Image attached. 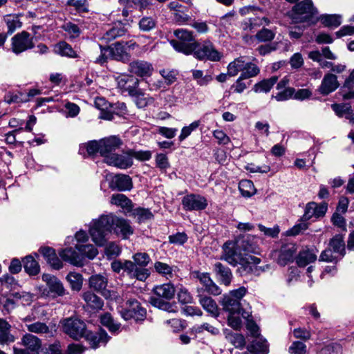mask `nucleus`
I'll return each instance as SVG.
<instances>
[{
	"label": "nucleus",
	"instance_id": "11",
	"mask_svg": "<svg viewBox=\"0 0 354 354\" xmlns=\"http://www.w3.org/2000/svg\"><path fill=\"white\" fill-rule=\"evenodd\" d=\"M174 35L177 37V40H171L170 44L178 53H183V47L193 44L194 37L193 32L190 30L179 28L174 31Z\"/></svg>",
	"mask_w": 354,
	"mask_h": 354
},
{
	"label": "nucleus",
	"instance_id": "7",
	"mask_svg": "<svg viewBox=\"0 0 354 354\" xmlns=\"http://www.w3.org/2000/svg\"><path fill=\"white\" fill-rule=\"evenodd\" d=\"M317 14V10L311 0H304L297 3L290 12V16L295 23L311 21Z\"/></svg>",
	"mask_w": 354,
	"mask_h": 354
},
{
	"label": "nucleus",
	"instance_id": "63",
	"mask_svg": "<svg viewBox=\"0 0 354 354\" xmlns=\"http://www.w3.org/2000/svg\"><path fill=\"white\" fill-rule=\"evenodd\" d=\"M230 342L236 347L242 348L245 344V337L239 333H233L228 337Z\"/></svg>",
	"mask_w": 354,
	"mask_h": 354
},
{
	"label": "nucleus",
	"instance_id": "2",
	"mask_svg": "<svg viewBox=\"0 0 354 354\" xmlns=\"http://www.w3.org/2000/svg\"><path fill=\"white\" fill-rule=\"evenodd\" d=\"M221 259L233 266L238 264L243 266L244 270L247 272H253L254 269H257L256 266L261 261L260 259L253 256L245 257V254L237 248L234 241H227L224 243Z\"/></svg>",
	"mask_w": 354,
	"mask_h": 354
},
{
	"label": "nucleus",
	"instance_id": "64",
	"mask_svg": "<svg viewBox=\"0 0 354 354\" xmlns=\"http://www.w3.org/2000/svg\"><path fill=\"white\" fill-rule=\"evenodd\" d=\"M156 167L161 171H165L170 167L167 156L164 153H158L156 156Z\"/></svg>",
	"mask_w": 354,
	"mask_h": 354
},
{
	"label": "nucleus",
	"instance_id": "5",
	"mask_svg": "<svg viewBox=\"0 0 354 354\" xmlns=\"http://www.w3.org/2000/svg\"><path fill=\"white\" fill-rule=\"evenodd\" d=\"M156 297H151L149 302L151 304L161 310L172 312L171 304L165 301L172 299L175 295V288L171 283L156 286L153 289Z\"/></svg>",
	"mask_w": 354,
	"mask_h": 354
},
{
	"label": "nucleus",
	"instance_id": "62",
	"mask_svg": "<svg viewBox=\"0 0 354 354\" xmlns=\"http://www.w3.org/2000/svg\"><path fill=\"white\" fill-rule=\"evenodd\" d=\"M63 29L73 38L77 37L81 33V30L79 26L73 23H66L63 26Z\"/></svg>",
	"mask_w": 354,
	"mask_h": 354
},
{
	"label": "nucleus",
	"instance_id": "33",
	"mask_svg": "<svg viewBox=\"0 0 354 354\" xmlns=\"http://www.w3.org/2000/svg\"><path fill=\"white\" fill-rule=\"evenodd\" d=\"M214 270L223 284L227 286L230 284L232 274L228 267L223 266L220 262H217L214 264Z\"/></svg>",
	"mask_w": 354,
	"mask_h": 354
},
{
	"label": "nucleus",
	"instance_id": "10",
	"mask_svg": "<svg viewBox=\"0 0 354 354\" xmlns=\"http://www.w3.org/2000/svg\"><path fill=\"white\" fill-rule=\"evenodd\" d=\"M207 205V199L200 194H187L182 199L183 208L185 211H202Z\"/></svg>",
	"mask_w": 354,
	"mask_h": 354
},
{
	"label": "nucleus",
	"instance_id": "1",
	"mask_svg": "<svg viewBox=\"0 0 354 354\" xmlns=\"http://www.w3.org/2000/svg\"><path fill=\"white\" fill-rule=\"evenodd\" d=\"M112 231L123 239L128 238L133 233V229L127 220L112 214L93 219L89 227L92 241L98 246H103L106 243Z\"/></svg>",
	"mask_w": 354,
	"mask_h": 354
},
{
	"label": "nucleus",
	"instance_id": "20",
	"mask_svg": "<svg viewBox=\"0 0 354 354\" xmlns=\"http://www.w3.org/2000/svg\"><path fill=\"white\" fill-rule=\"evenodd\" d=\"M133 187L131 177L125 174H117L112 177L109 182V187L114 190L127 191Z\"/></svg>",
	"mask_w": 354,
	"mask_h": 354
},
{
	"label": "nucleus",
	"instance_id": "49",
	"mask_svg": "<svg viewBox=\"0 0 354 354\" xmlns=\"http://www.w3.org/2000/svg\"><path fill=\"white\" fill-rule=\"evenodd\" d=\"M239 190L245 197H250L254 194L255 189L253 183L250 180H243L239 183Z\"/></svg>",
	"mask_w": 354,
	"mask_h": 354
},
{
	"label": "nucleus",
	"instance_id": "6",
	"mask_svg": "<svg viewBox=\"0 0 354 354\" xmlns=\"http://www.w3.org/2000/svg\"><path fill=\"white\" fill-rule=\"evenodd\" d=\"M42 280L46 283V288L39 287L41 295L56 298L63 297L68 293L64 284L57 277L50 274H43Z\"/></svg>",
	"mask_w": 354,
	"mask_h": 354
},
{
	"label": "nucleus",
	"instance_id": "3",
	"mask_svg": "<svg viewBox=\"0 0 354 354\" xmlns=\"http://www.w3.org/2000/svg\"><path fill=\"white\" fill-rule=\"evenodd\" d=\"M183 51L186 55L193 54L194 57L199 60L218 62L222 57V54L215 48L211 41L207 40L201 43L194 41L193 44L184 46Z\"/></svg>",
	"mask_w": 354,
	"mask_h": 354
},
{
	"label": "nucleus",
	"instance_id": "51",
	"mask_svg": "<svg viewBox=\"0 0 354 354\" xmlns=\"http://www.w3.org/2000/svg\"><path fill=\"white\" fill-rule=\"evenodd\" d=\"M4 21L8 27V32L10 34H12L16 29L21 28L22 24L19 17L15 15H7L5 17Z\"/></svg>",
	"mask_w": 354,
	"mask_h": 354
},
{
	"label": "nucleus",
	"instance_id": "44",
	"mask_svg": "<svg viewBox=\"0 0 354 354\" xmlns=\"http://www.w3.org/2000/svg\"><path fill=\"white\" fill-rule=\"evenodd\" d=\"M100 322L101 324L108 328L109 331L112 333H118L121 326L120 324L114 321L111 314L107 313L101 315Z\"/></svg>",
	"mask_w": 354,
	"mask_h": 354
},
{
	"label": "nucleus",
	"instance_id": "4",
	"mask_svg": "<svg viewBox=\"0 0 354 354\" xmlns=\"http://www.w3.org/2000/svg\"><path fill=\"white\" fill-rule=\"evenodd\" d=\"M346 254V245L342 234H336L329 240L328 248L322 252L319 260L337 263Z\"/></svg>",
	"mask_w": 354,
	"mask_h": 354
},
{
	"label": "nucleus",
	"instance_id": "16",
	"mask_svg": "<svg viewBox=\"0 0 354 354\" xmlns=\"http://www.w3.org/2000/svg\"><path fill=\"white\" fill-rule=\"evenodd\" d=\"M128 71L131 74L136 76L144 77H149L153 71L151 63L144 60H135L129 63Z\"/></svg>",
	"mask_w": 354,
	"mask_h": 354
},
{
	"label": "nucleus",
	"instance_id": "36",
	"mask_svg": "<svg viewBox=\"0 0 354 354\" xmlns=\"http://www.w3.org/2000/svg\"><path fill=\"white\" fill-rule=\"evenodd\" d=\"M82 298L92 309L99 310L103 306V300L91 291L84 292Z\"/></svg>",
	"mask_w": 354,
	"mask_h": 354
},
{
	"label": "nucleus",
	"instance_id": "26",
	"mask_svg": "<svg viewBox=\"0 0 354 354\" xmlns=\"http://www.w3.org/2000/svg\"><path fill=\"white\" fill-rule=\"evenodd\" d=\"M127 32L124 24L120 21L115 23L101 37V39L105 42H110L117 37L123 36Z\"/></svg>",
	"mask_w": 354,
	"mask_h": 354
},
{
	"label": "nucleus",
	"instance_id": "32",
	"mask_svg": "<svg viewBox=\"0 0 354 354\" xmlns=\"http://www.w3.org/2000/svg\"><path fill=\"white\" fill-rule=\"evenodd\" d=\"M248 350L252 354H268L269 351L268 342L262 337H257L248 346Z\"/></svg>",
	"mask_w": 354,
	"mask_h": 354
},
{
	"label": "nucleus",
	"instance_id": "59",
	"mask_svg": "<svg viewBox=\"0 0 354 354\" xmlns=\"http://www.w3.org/2000/svg\"><path fill=\"white\" fill-rule=\"evenodd\" d=\"M275 33L268 28H262L255 35L256 38L261 42L269 41L274 39Z\"/></svg>",
	"mask_w": 354,
	"mask_h": 354
},
{
	"label": "nucleus",
	"instance_id": "24",
	"mask_svg": "<svg viewBox=\"0 0 354 354\" xmlns=\"http://www.w3.org/2000/svg\"><path fill=\"white\" fill-rule=\"evenodd\" d=\"M317 252L318 250L316 248H304L297 257V263L300 267H305L317 259Z\"/></svg>",
	"mask_w": 354,
	"mask_h": 354
},
{
	"label": "nucleus",
	"instance_id": "18",
	"mask_svg": "<svg viewBox=\"0 0 354 354\" xmlns=\"http://www.w3.org/2000/svg\"><path fill=\"white\" fill-rule=\"evenodd\" d=\"M328 209V205L326 203L317 204L315 202L308 203L305 208V212L303 218L308 221L313 216L316 218L322 217L325 215Z\"/></svg>",
	"mask_w": 354,
	"mask_h": 354
},
{
	"label": "nucleus",
	"instance_id": "29",
	"mask_svg": "<svg viewBox=\"0 0 354 354\" xmlns=\"http://www.w3.org/2000/svg\"><path fill=\"white\" fill-rule=\"evenodd\" d=\"M237 248L248 257V253H254L256 252V245L252 243V238L249 236L239 237L234 241Z\"/></svg>",
	"mask_w": 354,
	"mask_h": 354
},
{
	"label": "nucleus",
	"instance_id": "46",
	"mask_svg": "<svg viewBox=\"0 0 354 354\" xmlns=\"http://www.w3.org/2000/svg\"><path fill=\"white\" fill-rule=\"evenodd\" d=\"M100 140H92L88 143L82 145L80 147V153H84V151H86L89 156H93L97 153L100 154Z\"/></svg>",
	"mask_w": 354,
	"mask_h": 354
},
{
	"label": "nucleus",
	"instance_id": "17",
	"mask_svg": "<svg viewBox=\"0 0 354 354\" xmlns=\"http://www.w3.org/2000/svg\"><path fill=\"white\" fill-rule=\"evenodd\" d=\"M122 145V140L116 136H110L100 140V155L106 159L108 156L113 154L114 151Z\"/></svg>",
	"mask_w": 354,
	"mask_h": 354
},
{
	"label": "nucleus",
	"instance_id": "23",
	"mask_svg": "<svg viewBox=\"0 0 354 354\" xmlns=\"http://www.w3.org/2000/svg\"><path fill=\"white\" fill-rule=\"evenodd\" d=\"M59 254L64 261L69 262L76 266H82V256L76 248L73 249V248H66L61 250Z\"/></svg>",
	"mask_w": 354,
	"mask_h": 354
},
{
	"label": "nucleus",
	"instance_id": "8",
	"mask_svg": "<svg viewBox=\"0 0 354 354\" xmlns=\"http://www.w3.org/2000/svg\"><path fill=\"white\" fill-rule=\"evenodd\" d=\"M121 317L126 321L133 319L136 321L143 320L146 317V310L140 306L136 299H129L124 307L119 310Z\"/></svg>",
	"mask_w": 354,
	"mask_h": 354
},
{
	"label": "nucleus",
	"instance_id": "57",
	"mask_svg": "<svg viewBox=\"0 0 354 354\" xmlns=\"http://www.w3.org/2000/svg\"><path fill=\"white\" fill-rule=\"evenodd\" d=\"M331 108L339 118L345 117L348 111H351V106L349 104H333Z\"/></svg>",
	"mask_w": 354,
	"mask_h": 354
},
{
	"label": "nucleus",
	"instance_id": "39",
	"mask_svg": "<svg viewBox=\"0 0 354 354\" xmlns=\"http://www.w3.org/2000/svg\"><path fill=\"white\" fill-rule=\"evenodd\" d=\"M111 203L120 206L127 211L131 210V201L122 194H113L111 198Z\"/></svg>",
	"mask_w": 354,
	"mask_h": 354
},
{
	"label": "nucleus",
	"instance_id": "12",
	"mask_svg": "<svg viewBox=\"0 0 354 354\" xmlns=\"http://www.w3.org/2000/svg\"><path fill=\"white\" fill-rule=\"evenodd\" d=\"M33 47L32 38L26 31L18 33L12 38V49L15 54H19Z\"/></svg>",
	"mask_w": 354,
	"mask_h": 354
},
{
	"label": "nucleus",
	"instance_id": "52",
	"mask_svg": "<svg viewBox=\"0 0 354 354\" xmlns=\"http://www.w3.org/2000/svg\"><path fill=\"white\" fill-rule=\"evenodd\" d=\"M193 78L197 82L199 86H203L207 85L212 80L211 75H203V72L201 70H193Z\"/></svg>",
	"mask_w": 354,
	"mask_h": 354
},
{
	"label": "nucleus",
	"instance_id": "58",
	"mask_svg": "<svg viewBox=\"0 0 354 354\" xmlns=\"http://www.w3.org/2000/svg\"><path fill=\"white\" fill-rule=\"evenodd\" d=\"M28 331L35 333H47L49 332V328L46 324L37 322L30 324L26 325Z\"/></svg>",
	"mask_w": 354,
	"mask_h": 354
},
{
	"label": "nucleus",
	"instance_id": "19",
	"mask_svg": "<svg viewBox=\"0 0 354 354\" xmlns=\"http://www.w3.org/2000/svg\"><path fill=\"white\" fill-rule=\"evenodd\" d=\"M339 86L337 76L332 73H327L324 75L317 91L323 95H328L335 91Z\"/></svg>",
	"mask_w": 354,
	"mask_h": 354
},
{
	"label": "nucleus",
	"instance_id": "47",
	"mask_svg": "<svg viewBox=\"0 0 354 354\" xmlns=\"http://www.w3.org/2000/svg\"><path fill=\"white\" fill-rule=\"evenodd\" d=\"M132 215L137 219L138 223H144L151 220L153 215L149 209L136 208L132 210Z\"/></svg>",
	"mask_w": 354,
	"mask_h": 354
},
{
	"label": "nucleus",
	"instance_id": "13",
	"mask_svg": "<svg viewBox=\"0 0 354 354\" xmlns=\"http://www.w3.org/2000/svg\"><path fill=\"white\" fill-rule=\"evenodd\" d=\"M118 88L122 92H127L129 95H134L139 86V80L132 75L126 73L120 74L115 77Z\"/></svg>",
	"mask_w": 354,
	"mask_h": 354
},
{
	"label": "nucleus",
	"instance_id": "21",
	"mask_svg": "<svg viewBox=\"0 0 354 354\" xmlns=\"http://www.w3.org/2000/svg\"><path fill=\"white\" fill-rule=\"evenodd\" d=\"M110 59L126 62L130 59V54L127 51L124 45L121 42H116L107 47Z\"/></svg>",
	"mask_w": 354,
	"mask_h": 354
},
{
	"label": "nucleus",
	"instance_id": "61",
	"mask_svg": "<svg viewBox=\"0 0 354 354\" xmlns=\"http://www.w3.org/2000/svg\"><path fill=\"white\" fill-rule=\"evenodd\" d=\"M290 354H306V346L304 343L299 341H295L288 348Z\"/></svg>",
	"mask_w": 354,
	"mask_h": 354
},
{
	"label": "nucleus",
	"instance_id": "31",
	"mask_svg": "<svg viewBox=\"0 0 354 354\" xmlns=\"http://www.w3.org/2000/svg\"><path fill=\"white\" fill-rule=\"evenodd\" d=\"M40 252L45 258L46 261L53 268L59 270L62 268V263L57 257L55 250L51 248L46 247L41 248Z\"/></svg>",
	"mask_w": 354,
	"mask_h": 354
},
{
	"label": "nucleus",
	"instance_id": "38",
	"mask_svg": "<svg viewBox=\"0 0 354 354\" xmlns=\"http://www.w3.org/2000/svg\"><path fill=\"white\" fill-rule=\"evenodd\" d=\"M10 325L5 320L0 319V344H7L15 341L10 333Z\"/></svg>",
	"mask_w": 354,
	"mask_h": 354
},
{
	"label": "nucleus",
	"instance_id": "40",
	"mask_svg": "<svg viewBox=\"0 0 354 354\" xmlns=\"http://www.w3.org/2000/svg\"><path fill=\"white\" fill-rule=\"evenodd\" d=\"M130 95L134 97V102L136 106L140 109L145 108L154 102V99L153 97L142 93L138 90V88L136 90V93L134 95Z\"/></svg>",
	"mask_w": 354,
	"mask_h": 354
},
{
	"label": "nucleus",
	"instance_id": "60",
	"mask_svg": "<svg viewBox=\"0 0 354 354\" xmlns=\"http://www.w3.org/2000/svg\"><path fill=\"white\" fill-rule=\"evenodd\" d=\"M129 154L131 157V159L133 160V158H135L136 159L140 160V161H146L149 160L152 156V153L151 151H136L129 149Z\"/></svg>",
	"mask_w": 354,
	"mask_h": 354
},
{
	"label": "nucleus",
	"instance_id": "30",
	"mask_svg": "<svg viewBox=\"0 0 354 354\" xmlns=\"http://www.w3.org/2000/svg\"><path fill=\"white\" fill-rule=\"evenodd\" d=\"M199 303L208 313L213 317L219 316V309L216 301L211 297L207 296L199 295Z\"/></svg>",
	"mask_w": 354,
	"mask_h": 354
},
{
	"label": "nucleus",
	"instance_id": "35",
	"mask_svg": "<svg viewBox=\"0 0 354 354\" xmlns=\"http://www.w3.org/2000/svg\"><path fill=\"white\" fill-rule=\"evenodd\" d=\"M246 64L245 57L241 56L236 58L234 61L230 62L227 66V74L234 77L236 76L239 72L243 73L245 66Z\"/></svg>",
	"mask_w": 354,
	"mask_h": 354
},
{
	"label": "nucleus",
	"instance_id": "42",
	"mask_svg": "<svg viewBox=\"0 0 354 354\" xmlns=\"http://www.w3.org/2000/svg\"><path fill=\"white\" fill-rule=\"evenodd\" d=\"M154 269L156 272L162 277L169 279L174 277V269L173 266L161 261H156L154 263Z\"/></svg>",
	"mask_w": 354,
	"mask_h": 354
},
{
	"label": "nucleus",
	"instance_id": "41",
	"mask_svg": "<svg viewBox=\"0 0 354 354\" xmlns=\"http://www.w3.org/2000/svg\"><path fill=\"white\" fill-rule=\"evenodd\" d=\"M23 263L24 270L29 275H36L39 273V265L32 256L26 257L23 259Z\"/></svg>",
	"mask_w": 354,
	"mask_h": 354
},
{
	"label": "nucleus",
	"instance_id": "27",
	"mask_svg": "<svg viewBox=\"0 0 354 354\" xmlns=\"http://www.w3.org/2000/svg\"><path fill=\"white\" fill-rule=\"evenodd\" d=\"M107 283V278L102 274L92 275L88 280L90 288L103 295H106Z\"/></svg>",
	"mask_w": 354,
	"mask_h": 354
},
{
	"label": "nucleus",
	"instance_id": "15",
	"mask_svg": "<svg viewBox=\"0 0 354 354\" xmlns=\"http://www.w3.org/2000/svg\"><path fill=\"white\" fill-rule=\"evenodd\" d=\"M222 306L223 310L229 313H238V315H241V317L243 319H248L250 317V313L241 307L240 301L230 297L227 295L223 296Z\"/></svg>",
	"mask_w": 354,
	"mask_h": 354
},
{
	"label": "nucleus",
	"instance_id": "55",
	"mask_svg": "<svg viewBox=\"0 0 354 354\" xmlns=\"http://www.w3.org/2000/svg\"><path fill=\"white\" fill-rule=\"evenodd\" d=\"M201 122L199 120L192 122L189 126L184 127L181 133L178 137L180 142L187 138L194 131H195L200 125Z\"/></svg>",
	"mask_w": 354,
	"mask_h": 354
},
{
	"label": "nucleus",
	"instance_id": "37",
	"mask_svg": "<svg viewBox=\"0 0 354 354\" xmlns=\"http://www.w3.org/2000/svg\"><path fill=\"white\" fill-rule=\"evenodd\" d=\"M278 77L272 76L269 79L263 80L257 83L253 88L256 93H268L270 91L272 86L277 83Z\"/></svg>",
	"mask_w": 354,
	"mask_h": 354
},
{
	"label": "nucleus",
	"instance_id": "56",
	"mask_svg": "<svg viewBox=\"0 0 354 354\" xmlns=\"http://www.w3.org/2000/svg\"><path fill=\"white\" fill-rule=\"evenodd\" d=\"M192 330L196 333H201L204 330H206L214 335H218L219 333V330L217 328L210 325L208 323L196 325L192 328Z\"/></svg>",
	"mask_w": 354,
	"mask_h": 354
},
{
	"label": "nucleus",
	"instance_id": "22",
	"mask_svg": "<svg viewBox=\"0 0 354 354\" xmlns=\"http://www.w3.org/2000/svg\"><path fill=\"white\" fill-rule=\"evenodd\" d=\"M91 345V347L95 349L101 345H105L109 340L110 337L104 330L99 332H86L84 336Z\"/></svg>",
	"mask_w": 354,
	"mask_h": 354
},
{
	"label": "nucleus",
	"instance_id": "48",
	"mask_svg": "<svg viewBox=\"0 0 354 354\" xmlns=\"http://www.w3.org/2000/svg\"><path fill=\"white\" fill-rule=\"evenodd\" d=\"M156 20L151 17H143L138 22L139 29L142 32H149L156 26Z\"/></svg>",
	"mask_w": 354,
	"mask_h": 354
},
{
	"label": "nucleus",
	"instance_id": "25",
	"mask_svg": "<svg viewBox=\"0 0 354 354\" xmlns=\"http://www.w3.org/2000/svg\"><path fill=\"white\" fill-rule=\"evenodd\" d=\"M22 344L26 350L31 354H39V351L41 346V340L36 336L27 333L21 339Z\"/></svg>",
	"mask_w": 354,
	"mask_h": 354
},
{
	"label": "nucleus",
	"instance_id": "53",
	"mask_svg": "<svg viewBox=\"0 0 354 354\" xmlns=\"http://www.w3.org/2000/svg\"><path fill=\"white\" fill-rule=\"evenodd\" d=\"M56 50L62 56L69 57H77V55L73 48L67 43L62 41L59 43L56 46Z\"/></svg>",
	"mask_w": 354,
	"mask_h": 354
},
{
	"label": "nucleus",
	"instance_id": "54",
	"mask_svg": "<svg viewBox=\"0 0 354 354\" xmlns=\"http://www.w3.org/2000/svg\"><path fill=\"white\" fill-rule=\"evenodd\" d=\"M260 72L257 64L250 62H246L243 73L241 75L246 79L257 76Z\"/></svg>",
	"mask_w": 354,
	"mask_h": 354
},
{
	"label": "nucleus",
	"instance_id": "50",
	"mask_svg": "<svg viewBox=\"0 0 354 354\" xmlns=\"http://www.w3.org/2000/svg\"><path fill=\"white\" fill-rule=\"evenodd\" d=\"M322 23L327 27H337L341 21V17L337 15H325L321 17Z\"/></svg>",
	"mask_w": 354,
	"mask_h": 354
},
{
	"label": "nucleus",
	"instance_id": "43",
	"mask_svg": "<svg viewBox=\"0 0 354 354\" xmlns=\"http://www.w3.org/2000/svg\"><path fill=\"white\" fill-rule=\"evenodd\" d=\"M76 249L80 252V254L83 259L84 257H88L90 259H94L98 254L97 248L91 244L86 245H76Z\"/></svg>",
	"mask_w": 354,
	"mask_h": 354
},
{
	"label": "nucleus",
	"instance_id": "14",
	"mask_svg": "<svg viewBox=\"0 0 354 354\" xmlns=\"http://www.w3.org/2000/svg\"><path fill=\"white\" fill-rule=\"evenodd\" d=\"M104 162L109 165L121 169H125L132 166L133 160L130 156L129 150L121 154L115 153L108 156Z\"/></svg>",
	"mask_w": 354,
	"mask_h": 354
},
{
	"label": "nucleus",
	"instance_id": "34",
	"mask_svg": "<svg viewBox=\"0 0 354 354\" xmlns=\"http://www.w3.org/2000/svg\"><path fill=\"white\" fill-rule=\"evenodd\" d=\"M198 278L208 293L214 295L221 294V290L220 288L213 282L207 273H201L198 275Z\"/></svg>",
	"mask_w": 354,
	"mask_h": 354
},
{
	"label": "nucleus",
	"instance_id": "28",
	"mask_svg": "<svg viewBox=\"0 0 354 354\" xmlns=\"http://www.w3.org/2000/svg\"><path fill=\"white\" fill-rule=\"evenodd\" d=\"M294 250L292 247L284 245L279 251L274 252V257L280 266H286L289 262L292 261Z\"/></svg>",
	"mask_w": 354,
	"mask_h": 354
},
{
	"label": "nucleus",
	"instance_id": "45",
	"mask_svg": "<svg viewBox=\"0 0 354 354\" xmlns=\"http://www.w3.org/2000/svg\"><path fill=\"white\" fill-rule=\"evenodd\" d=\"M66 280L73 290L80 291L81 290L83 283L82 274L75 272H71L66 276Z\"/></svg>",
	"mask_w": 354,
	"mask_h": 354
},
{
	"label": "nucleus",
	"instance_id": "9",
	"mask_svg": "<svg viewBox=\"0 0 354 354\" xmlns=\"http://www.w3.org/2000/svg\"><path fill=\"white\" fill-rule=\"evenodd\" d=\"M63 330L74 339L83 337L86 333V324L78 319L68 318L63 322Z\"/></svg>",
	"mask_w": 354,
	"mask_h": 354
}]
</instances>
